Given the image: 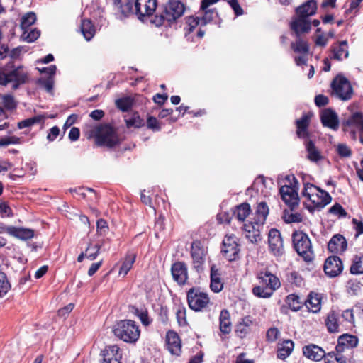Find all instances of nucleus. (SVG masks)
Listing matches in <instances>:
<instances>
[{
  "instance_id": "39448f33",
  "label": "nucleus",
  "mask_w": 363,
  "mask_h": 363,
  "mask_svg": "<svg viewBox=\"0 0 363 363\" xmlns=\"http://www.w3.org/2000/svg\"><path fill=\"white\" fill-rule=\"evenodd\" d=\"M293 245L298 255L306 262L313 259V250L308 235L301 231H295L292 235Z\"/></svg>"
},
{
  "instance_id": "bf43d9fd",
  "label": "nucleus",
  "mask_w": 363,
  "mask_h": 363,
  "mask_svg": "<svg viewBox=\"0 0 363 363\" xmlns=\"http://www.w3.org/2000/svg\"><path fill=\"white\" fill-rule=\"evenodd\" d=\"M10 285L4 274H0V296L4 295L8 291Z\"/></svg>"
},
{
  "instance_id": "7c9ffc66",
  "label": "nucleus",
  "mask_w": 363,
  "mask_h": 363,
  "mask_svg": "<svg viewBox=\"0 0 363 363\" xmlns=\"http://www.w3.org/2000/svg\"><path fill=\"white\" fill-rule=\"evenodd\" d=\"M81 32L86 40H90L95 35V28L90 20H82Z\"/></svg>"
},
{
  "instance_id": "5701e85b",
  "label": "nucleus",
  "mask_w": 363,
  "mask_h": 363,
  "mask_svg": "<svg viewBox=\"0 0 363 363\" xmlns=\"http://www.w3.org/2000/svg\"><path fill=\"white\" fill-rule=\"evenodd\" d=\"M259 278L263 284L272 290V292L280 287L281 283L278 277L269 272H261Z\"/></svg>"
},
{
  "instance_id": "a878e982",
  "label": "nucleus",
  "mask_w": 363,
  "mask_h": 363,
  "mask_svg": "<svg viewBox=\"0 0 363 363\" xmlns=\"http://www.w3.org/2000/svg\"><path fill=\"white\" fill-rule=\"evenodd\" d=\"M136 259V254L128 252L124 258L118 271V275L124 277L131 269Z\"/></svg>"
},
{
  "instance_id": "f03ea898",
  "label": "nucleus",
  "mask_w": 363,
  "mask_h": 363,
  "mask_svg": "<svg viewBox=\"0 0 363 363\" xmlns=\"http://www.w3.org/2000/svg\"><path fill=\"white\" fill-rule=\"evenodd\" d=\"M113 332L116 337L128 343H135L139 339L140 330L136 323L132 320L117 322Z\"/></svg>"
},
{
  "instance_id": "338daca9",
  "label": "nucleus",
  "mask_w": 363,
  "mask_h": 363,
  "mask_svg": "<svg viewBox=\"0 0 363 363\" xmlns=\"http://www.w3.org/2000/svg\"><path fill=\"white\" fill-rule=\"evenodd\" d=\"M228 4H230V6H231V8L233 9V10L235 12V14L237 16H240L243 13V10L241 8V6H240L238 0H229Z\"/></svg>"
},
{
  "instance_id": "2f4dec72",
  "label": "nucleus",
  "mask_w": 363,
  "mask_h": 363,
  "mask_svg": "<svg viewBox=\"0 0 363 363\" xmlns=\"http://www.w3.org/2000/svg\"><path fill=\"white\" fill-rule=\"evenodd\" d=\"M306 149L308 152L307 157L310 161L317 162L322 158L320 152L316 148L313 141L308 140L306 143Z\"/></svg>"
},
{
  "instance_id": "7ed1b4c3",
  "label": "nucleus",
  "mask_w": 363,
  "mask_h": 363,
  "mask_svg": "<svg viewBox=\"0 0 363 363\" xmlns=\"http://www.w3.org/2000/svg\"><path fill=\"white\" fill-rule=\"evenodd\" d=\"M98 146L113 147L119 143L116 130L110 125H99L92 130Z\"/></svg>"
},
{
  "instance_id": "6e6d98bb",
  "label": "nucleus",
  "mask_w": 363,
  "mask_h": 363,
  "mask_svg": "<svg viewBox=\"0 0 363 363\" xmlns=\"http://www.w3.org/2000/svg\"><path fill=\"white\" fill-rule=\"evenodd\" d=\"M343 352H331L328 354V357L334 358L337 363H347L350 357L342 354Z\"/></svg>"
},
{
  "instance_id": "ea45409f",
  "label": "nucleus",
  "mask_w": 363,
  "mask_h": 363,
  "mask_svg": "<svg viewBox=\"0 0 363 363\" xmlns=\"http://www.w3.org/2000/svg\"><path fill=\"white\" fill-rule=\"evenodd\" d=\"M291 48L294 52L301 54H307L309 51L308 43L303 40L300 37H297L296 42L291 44Z\"/></svg>"
},
{
  "instance_id": "6e6552de",
  "label": "nucleus",
  "mask_w": 363,
  "mask_h": 363,
  "mask_svg": "<svg viewBox=\"0 0 363 363\" xmlns=\"http://www.w3.org/2000/svg\"><path fill=\"white\" fill-rule=\"evenodd\" d=\"M28 79L27 72L22 67H18L9 73L0 72V84L6 86L12 82V88L17 89L22 84H25Z\"/></svg>"
},
{
  "instance_id": "49530a36",
  "label": "nucleus",
  "mask_w": 363,
  "mask_h": 363,
  "mask_svg": "<svg viewBox=\"0 0 363 363\" xmlns=\"http://www.w3.org/2000/svg\"><path fill=\"white\" fill-rule=\"evenodd\" d=\"M282 218L286 223H300L302 221V216L300 213H293L288 210H284Z\"/></svg>"
},
{
  "instance_id": "2eb2a0df",
  "label": "nucleus",
  "mask_w": 363,
  "mask_h": 363,
  "mask_svg": "<svg viewBox=\"0 0 363 363\" xmlns=\"http://www.w3.org/2000/svg\"><path fill=\"white\" fill-rule=\"evenodd\" d=\"M320 120L325 127L333 130H337L339 128L338 116L331 108H325L321 111Z\"/></svg>"
},
{
  "instance_id": "cd10ccee",
  "label": "nucleus",
  "mask_w": 363,
  "mask_h": 363,
  "mask_svg": "<svg viewBox=\"0 0 363 363\" xmlns=\"http://www.w3.org/2000/svg\"><path fill=\"white\" fill-rule=\"evenodd\" d=\"M220 330L223 334H229L231 332V322L229 312L223 309L221 311L220 317Z\"/></svg>"
},
{
  "instance_id": "423d86ee",
  "label": "nucleus",
  "mask_w": 363,
  "mask_h": 363,
  "mask_svg": "<svg viewBox=\"0 0 363 363\" xmlns=\"http://www.w3.org/2000/svg\"><path fill=\"white\" fill-rule=\"evenodd\" d=\"M333 95L342 101L350 100L353 95V89L349 80L341 74L337 75L331 83Z\"/></svg>"
},
{
  "instance_id": "4be33fe9",
  "label": "nucleus",
  "mask_w": 363,
  "mask_h": 363,
  "mask_svg": "<svg viewBox=\"0 0 363 363\" xmlns=\"http://www.w3.org/2000/svg\"><path fill=\"white\" fill-rule=\"evenodd\" d=\"M317 10L316 1L308 0L296 8V13L299 17L308 19L309 16L314 15Z\"/></svg>"
},
{
  "instance_id": "774afa93",
  "label": "nucleus",
  "mask_w": 363,
  "mask_h": 363,
  "mask_svg": "<svg viewBox=\"0 0 363 363\" xmlns=\"http://www.w3.org/2000/svg\"><path fill=\"white\" fill-rule=\"evenodd\" d=\"M328 103V98L323 94H318L315 97V104L318 107L324 106Z\"/></svg>"
},
{
  "instance_id": "aec40b11",
  "label": "nucleus",
  "mask_w": 363,
  "mask_h": 363,
  "mask_svg": "<svg viewBox=\"0 0 363 363\" xmlns=\"http://www.w3.org/2000/svg\"><path fill=\"white\" fill-rule=\"evenodd\" d=\"M303 353L306 357L318 362L325 357V352L316 345H308L303 347Z\"/></svg>"
},
{
  "instance_id": "a211bd4d",
  "label": "nucleus",
  "mask_w": 363,
  "mask_h": 363,
  "mask_svg": "<svg viewBox=\"0 0 363 363\" xmlns=\"http://www.w3.org/2000/svg\"><path fill=\"white\" fill-rule=\"evenodd\" d=\"M347 242L345 237L336 234L332 237L328 245V249L333 253L343 252L347 250Z\"/></svg>"
},
{
  "instance_id": "a19ab883",
  "label": "nucleus",
  "mask_w": 363,
  "mask_h": 363,
  "mask_svg": "<svg viewBox=\"0 0 363 363\" xmlns=\"http://www.w3.org/2000/svg\"><path fill=\"white\" fill-rule=\"evenodd\" d=\"M36 21V15L34 12H28L23 15L21 20V29L26 30Z\"/></svg>"
},
{
  "instance_id": "69168bd1",
  "label": "nucleus",
  "mask_w": 363,
  "mask_h": 363,
  "mask_svg": "<svg viewBox=\"0 0 363 363\" xmlns=\"http://www.w3.org/2000/svg\"><path fill=\"white\" fill-rule=\"evenodd\" d=\"M204 11V15L203 18L201 19V24L202 26L206 25L208 22L213 20V14L214 13L213 9H206Z\"/></svg>"
},
{
  "instance_id": "1a4fd4ad",
  "label": "nucleus",
  "mask_w": 363,
  "mask_h": 363,
  "mask_svg": "<svg viewBox=\"0 0 363 363\" xmlns=\"http://www.w3.org/2000/svg\"><path fill=\"white\" fill-rule=\"evenodd\" d=\"M187 301L189 307L195 311H200L209 303L208 294L201 291L199 289H191L187 294Z\"/></svg>"
},
{
  "instance_id": "473e14b6",
  "label": "nucleus",
  "mask_w": 363,
  "mask_h": 363,
  "mask_svg": "<svg viewBox=\"0 0 363 363\" xmlns=\"http://www.w3.org/2000/svg\"><path fill=\"white\" fill-rule=\"evenodd\" d=\"M344 124L347 126L356 125L359 128L360 135H363V116L360 113H355L350 116Z\"/></svg>"
},
{
  "instance_id": "6ab92c4d",
  "label": "nucleus",
  "mask_w": 363,
  "mask_h": 363,
  "mask_svg": "<svg viewBox=\"0 0 363 363\" xmlns=\"http://www.w3.org/2000/svg\"><path fill=\"white\" fill-rule=\"evenodd\" d=\"M191 257L194 268L199 270L204 262V250L201 247V243L194 241L191 244Z\"/></svg>"
},
{
  "instance_id": "a18cd8bd",
  "label": "nucleus",
  "mask_w": 363,
  "mask_h": 363,
  "mask_svg": "<svg viewBox=\"0 0 363 363\" xmlns=\"http://www.w3.org/2000/svg\"><path fill=\"white\" fill-rule=\"evenodd\" d=\"M133 101L130 97H124L116 101V107L121 111L125 112L131 108Z\"/></svg>"
},
{
  "instance_id": "f3484780",
  "label": "nucleus",
  "mask_w": 363,
  "mask_h": 363,
  "mask_svg": "<svg viewBox=\"0 0 363 363\" xmlns=\"http://www.w3.org/2000/svg\"><path fill=\"white\" fill-rule=\"evenodd\" d=\"M291 29L295 32L296 37H300L301 34L310 31L311 22L308 19L297 16L291 22Z\"/></svg>"
},
{
  "instance_id": "13d9d810",
  "label": "nucleus",
  "mask_w": 363,
  "mask_h": 363,
  "mask_svg": "<svg viewBox=\"0 0 363 363\" xmlns=\"http://www.w3.org/2000/svg\"><path fill=\"white\" fill-rule=\"evenodd\" d=\"M136 315L140 318L141 323L147 326L150 324L151 320L149 318L147 311L146 310L145 311H139L138 309L135 311Z\"/></svg>"
},
{
  "instance_id": "4468645a",
  "label": "nucleus",
  "mask_w": 363,
  "mask_h": 363,
  "mask_svg": "<svg viewBox=\"0 0 363 363\" xmlns=\"http://www.w3.org/2000/svg\"><path fill=\"white\" fill-rule=\"evenodd\" d=\"M358 338L352 335L344 334L339 337L335 350L338 352H351V350L357 347Z\"/></svg>"
},
{
  "instance_id": "4d7b16f0",
  "label": "nucleus",
  "mask_w": 363,
  "mask_h": 363,
  "mask_svg": "<svg viewBox=\"0 0 363 363\" xmlns=\"http://www.w3.org/2000/svg\"><path fill=\"white\" fill-rule=\"evenodd\" d=\"M189 33H191L194 28L201 23V19L197 17L189 16L186 21Z\"/></svg>"
},
{
  "instance_id": "dca6fc26",
  "label": "nucleus",
  "mask_w": 363,
  "mask_h": 363,
  "mask_svg": "<svg viewBox=\"0 0 363 363\" xmlns=\"http://www.w3.org/2000/svg\"><path fill=\"white\" fill-rule=\"evenodd\" d=\"M172 277L179 284L183 285L186 282L188 279L187 269L184 263L175 262L171 268Z\"/></svg>"
},
{
  "instance_id": "0e129e2a",
  "label": "nucleus",
  "mask_w": 363,
  "mask_h": 363,
  "mask_svg": "<svg viewBox=\"0 0 363 363\" xmlns=\"http://www.w3.org/2000/svg\"><path fill=\"white\" fill-rule=\"evenodd\" d=\"M338 154L341 157H350L351 155V150L345 144H339L337 148Z\"/></svg>"
},
{
  "instance_id": "8fccbe9b",
  "label": "nucleus",
  "mask_w": 363,
  "mask_h": 363,
  "mask_svg": "<svg viewBox=\"0 0 363 363\" xmlns=\"http://www.w3.org/2000/svg\"><path fill=\"white\" fill-rule=\"evenodd\" d=\"M252 292L255 296L264 298H269L273 294L272 290L269 289L267 286L264 287L261 286H255L252 289Z\"/></svg>"
},
{
  "instance_id": "052dcab7",
  "label": "nucleus",
  "mask_w": 363,
  "mask_h": 363,
  "mask_svg": "<svg viewBox=\"0 0 363 363\" xmlns=\"http://www.w3.org/2000/svg\"><path fill=\"white\" fill-rule=\"evenodd\" d=\"M96 229L100 235H105L108 230L107 222L104 219H99L96 222Z\"/></svg>"
},
{
  "instance_id": "de8ad7c7",
  "label": "nucleus",
  "mask_w": 363,
  "mask_h": 363,
  "mask_svg": "<svg viewBox=\"0 0 363 363\" xmlns=\"http://www.w3.org/2000/svg\"><path fill=\"white\" fill-rule=\"evenodd\" d=\"M318 194H319L318 201V207L319 208H323L327 204L330 203L332 198L330 196V194L323 190H321L320 189L318 188L317 191Z\"/></svg>"
},
{
  "instance_id": "72a5a7b5",
  "label": "nucleus",
  "mask_w": 363,
  "mask_h": 363,
  "mask_svg": "<svg viewBox=\"0 0 363 363\" xmlns=\"http://www.w3.org/2000/svg\"><path fill=\"white\" fill-rule=\"evenodd\" d=\"M251 211L250 206L248 203H244L238 206L233 211V216L240 221H244Z\"/></svg>"
},
{
  "instance_id": "c85d7f7f",
  "label": "nucleus",
  "mask_w": 363,
  "mask_h": 363,
  "mask_svg": "<svg viewBox=\"0 0 363 363\" xmlns=\"http://www.w3.org/2000/svg\"><path fill=\"white\" fill-rule=\"evenodd\" d=\"M294 344L292 340H287L279 347L277 350V357L281 359H285L288 357L294 350Z\"/></svg>"
},
{
  "instance_id": "4c0bfd02",
  "label": "nucleus",
  "mask_w": 363,
  "mask_h": 363,
  "mask_svg": "<svg viewBox=\"0 0 363 363\" xmlns=\"http://www.w3.org/2000/svg\"><path fill=\"white\" fill-rule=\"evenodd\" d=\"M10 232L21 240H28L34 236V231L31 229L13 228Z\"/></svg>"
},
{
  "instance_id": "9d476101",
  "label": "nucleus",
  "mask_w": 363,
  "mask_h": 363,
  "mask_svg": "<svg viewBox=\"0 0 363 363\" xmlns=\"http://www.w3.org/2000/svg\"><path fill=\"white\" fill-rule=\"evenodd\" d=\"M268 242L270 252L276 257H281L284 253L283 240L281 233L276 228H272L268 234Z\"/></svg>"
},
{
  "instance_id": "58836bf2",
  "label": "nucleus",
  "mask_w": 363,
  "mask_h": 363,
  "mask_svg": "<svg viewBox=\"0 0 363 363\" xmlns=\"http://www.w3.org/2000/svg\"><path fill=\"white\" fill-rule=\"evenodd\" d=\"M44 117L41 115H37L33 117L26 118L20 121L18 123V128L19 129H23L28 127H31L33 125L39 124L43 123Z\"/></svg>"
},
{
  "instance_id": "bb28decb",
  "label": "nucleus",
  "mask_w": 363,
  "mask_h": 363,
  "mask_svg": "<svg viewBox=\"0 0 363 363\" xmlns=\"http://www.w3.org/2000/svg\"><path fill=\"white\" fill-rule=\"evenodd\" d=\"M304 305L310 311L317 313L320 310V298L318 294L311 292L308 298L304 300Z\"/></svg>"
},
{
  "instance_id": "b1692460",
  "label": "nucleus",
  "mask_w": 363,
  "mask_h": 363,
  "mask_svg": "<svg viewBox=\"0 0 363 363\" xmlns=\"http://www.w3.org/2000/svg\"><path fill=\"white\" fill-rule=\"evenodd\" d=\"M221 274L216 265L211 267V289L216 293L220 292L223 288V284L220 279Z\"/></svg>"
},
{
  "instance_id": "c756f323",
  "label": "nucleus",
  "mask_w": 363,
  "mask_h": 363,
  "mask_svg": "<svg viewBox=\"0 0 363 363\" xmlns=\"http://www.w3.org/2000/svg\"><path fill=\"white\" fill-rule=\"evenodd\" d=\"M286 303L292 311H298L301 310L304 305V299H302L298 295L291 294L286 296Z\"/></svg>"
},
{
  "instance_id": "5fc2aeb1",
  "label": "nucleus",
  "mask_w": 363,
  "mask_h": 363,
  "mask_svg": "<svg viewBox=\"0 0 363 363\" xmlns=\"http://www.w3.org/2000/svg\"><path fill=\"white\" fill-rule=\"evenodd\" d=\"M329 212L333 215L337 216L339 218H345L347 216L346 211L337 203L330 208Z\"/></svg>"
},
{
  "instance_id": "864d4df0",
  "label": "nucleus",
  "mask_w": 363,
  "mask_h": 363,
  "mask_svg": "<svg viewBox=\"0 0 363 363\" xmlns=\"http://www.w3.org/2000/svg\"><path fill=\"white\" fill-rule=\"evenodd\" d=\"M53 78L48 77L47 78H40L38 81V84L43 87L48 92H51L53 89Z\"/></svg>"
},
{
  "instance_id": "37998d69",
  "label": "nucleus",
  "mask_w": 363,
  "mask_h": 363,
  "mask_svg": "<svg viewBox=\"0 0 363 363\" xmlns=\"http://www.w3.org/2000/svg\"><path fill=\"white\" fill-rule=\"evenodd\" d=\"M256 213L258 217V221L264 223L269 214V208L265 202L262 201L258 203Z\"/></svg>"
},
{
  "instance_id": "412c9836",
  "label": "nucleus",
  "mask_w": 363,
  "mask_h": 363,
  "mask_svg": "<svg viewBox=\"0 0 363 363\" xmlns=\"http://www.w3.org/2000/svg\"><path fill=\"white\" fill-rule=\"evenodd\" d=\"M166 342L168 350L175 355H179L181 352V341L178 334L174 331H168L166 335Z\"/></svg>"
},
{
  "instance_id": "79ce46f5",
  "label": "nucleus",
  "mask_w": 363,
  "mask_h": 363,
  "mask_svg": "<svg viewBox=\"0 0 363 363\" xmlns=\"http://www.w3.org/2000/svg\"><path fill=\"white\" fill-rule=\"evenodd\" d=\"M40 35V32L37 28L26 29L23 30L21 38L28 43H32L36 40Z\"/></svg>"
},
{
  "instance_id": "ddd939ff",
  "label": "nucleus",
  "mask_w": 363,
  "mask_h": 363,
  "mask_svg": "<svg viewBox=\"0 0 363 363\" xmlns=\"http://www.w3.org/2000/svg\"><path fill=\"white\" fill-rule=\"evenodd\" d=\"M343 269V264L341 259L337 256L329 257L325 262V273L330 277L337 276Z\"/></svg>"
},
{
  "instance_id": "f704fd0d",
  "label": "nucleus",
  "mask_w": 363,
  "mask_h": 363,
  "mask_svg": "<svg viewBox=\"0 0 363 363\" xmlns=\"http://www.w3.org/2000/svg\"><path fill=\"white\" fill-rule=\"evenodd\" d=\"M347 40H342L340 43V44L334 47L333 49L334 58L337 60H341L342 59V55L347 58L349 55V52L347 49Z\"/></svg>"
},
{
  "instance_id": "e2e57ef3",
  "label": "nucleus",
  "mask_w": 363,
  "mask_h": 363,
  "mask_svg": "<svg viewBox=\"0 0 363 363\" xmlns=\"http://www.w3.org/2000/svg\"><path fill=\"white\" fill-rule=\"evenodd\" d=\"M20 139L15 136L5 137L0 139V147L9 145L10 144H17Z\"/></svg>"
},
{
  "instance_id": "9b49d317",
  "label": "nucleus",
  "mask_w": 363,
  "mask_h": 363,
  "mask_svg": "<svg viewBox=\"0 0 363 363\" xmlns=\"http://www.w3.org/2000/svg\"><path fill=\"white\" fill-rule=\"evenodd\" d=\"M135 13L141 19L142 17L152 15L157 9V0H135L134 3Z\"/></svg>"
},
{
  "instance_id": "680f3d73",
  "label": "nucleus",
  "mask_w": 363,
  "mask_h": 363,
  "mask_svg": "<svg viewBox=\"0 0 363 363\" xmlns=\"http://www.w3.org/2000/svg\"><path fill=\"white\" fill-rule=\"evenodd\" d=\"M318 189V187L311 184H306L304 186V188L302 191V195L304 197H306L309 199L310 196H313L312 193H314V191H316Z\"/></svg>"
},
{
  "instance_id": "f8f14e48",
  "label": "nucleus",
  "mask_w": 363,
  "mask_h": 363,
  "mask_svg": "<svg viewBox=\"0 0 363 363\" xmlns=\"http://www.w3.org/2000/svg\"><path fill=\"white\" fill-rule=\"evenodd\" d=\"M102 363H121L122 352L116 345L106 346L101 352Z\"/></svg>"
},
{
  "instance_id": "20e7f679",
  "label": "nucleus",
  "mask_w": 363,
  "mask_h": 363,
  "mask_svg": "<svg viewBox=\"0 0 363 363\" xmlns=\"http://www.w3.org/2000/svg\"><path fill=\"white\" fill-rule=\"evenodd\" d=\"M286 179L289 184L283 185L279 189V193L284 202L291 211H294L299 203L298 181L293 175L287 176Z\"/></svg>"
},
{
  "instance_id": "0eeeda50",
  "label": "nucleus",
  "mask_w": 363,
  "mask_h": 363,
  "mask_svg": "<svg viewBox=\"0 0 363 363\" xmlns=\"http://www.w3.org/2000/svg\"><path fill=\"white\" fill-rule=\"evenodd\" d=\"M240 245L238 238L235 235H226L222 242L221 254L229 262L239 259Z\"/></svg>"
},
{
  "instance_id": "3c124183",
  "label": "nucleus",
  "mask_w": 363,
  "mask_h": 363,
  "mask_svg": "<svg viewBox=\"0 0 363 363\" xmlns=\"http://www.w3.org/2000/svg\"><path fill=\"white\" fill-rule=\"evenodd\" d=\"M101 245L96 244L94 246L89 245L86 250V257L90 260H94L99 255Z\"/></svg>"
},
{
  "instance_id": "c03bdc74",
  "label": "nucleus",
  "mask_w": 363,
  "mask_h": 363,
  "mask_svg": "<svg viewBox=\"0 0 363 363\" xmlns=\"http://www.w3.org/2000/svg\"><path fill=\"white\" fill-rule=\"evenodd\" d=\"M114 4L121 9V13L125 16H128L130 13H135V8L133 7V1H128L124 5L121 4V0H114Z\"/></svg>"
},
{
  "instance_id": "e433bc0d",
  "label": "nucleus",
  "mask_w": 363,
  "mask_h": 363,
  "mask_svg": "<svg viewBox=\"0 0 363 363\" xmlns=\"http://www.w3.org/2000/svg\"><path fill=\"white\" fill-rule=\"evenodd\" d=\"M245 230L247 233L246 234V238L252 242V243H257L261 240V235L259 230L255 228L254 225H249L245 224L244 225Z\"/></svg>"
},
{
  "instance_id": "603ef678",
  "label": "nucleus",
  "mask_w": 363,
  "mask_h": 363,
  "mask_svg": "<svg viewBox=\"0 0 363 363\" xmlns=\"http://www.w3.org/2000/svg\"><path fill=\"white\" fill-rule=\"evenodd\" d=\"M350 272L353 274H363V263L361 257H357L350 267Z\"/></svg>"
},
{
  "instance_id": "f257e3e1",
  "label": "nucleus",
  "mask_w": 363,
  "mask_h": 363,
  "mask_svg": "<svg viewBox=\"0 0 363 363\" xmlns=\"http://www.w3.org/2000/svg\"><path fill=\"white\" fill-rule=\"evenodd\" d=\"M184 4L177 0H169L159 8L152 22L157 26H160L167 22L169 23L175 21L184 13Z\"/></svg>"
},
{
  "instance_id": "393cba45",
  "label": "nucleus",
  "mask_w": 363,
  "mask_h": 363,
  "mask_svg": "<svg viewBox=\"0 0 363 363\" xmlns=\"http://www.w3.org/2000/svg\"><path fill=\"white\" fill-rule=\"evenodd\" d=\"M309 119V116L305 114L300 119L296 121V134L298 138H306L309 136L308 130Z\"/></svg>"
},
{
  "instance_id": "c9c22d12",
  "label": "nucleus",
  "mask_w": 363,
  "mask_h": 363,
  "mask_svg": "<svg viewBox=\"0 0 363 363\" xmlns=\"http://www.w3.org/2000/svg\"><path fill=\"white\" fill-rule=\"evenodd\" d=\"M338 315L334 311L330 312L325 320V325L330 333L338 332L339 325L337 323Z\"/></svg>"
},
{
  "instance_id": "09e8293b",
  "label": "nucleus",
  "mask_w": 363,
  "mask_h": 363,
  "mask_svg": "<svg viewBox=\"0 0 363 363\" xmlns=\"http://www.w3.org/2000/svg\"><path fill=\"white\" fill-rule=\"evenodd\" d=\"M128 128H140L144 123L138 113H134L131 117L125 119Z\"/></svg>"
}]
</instances>
